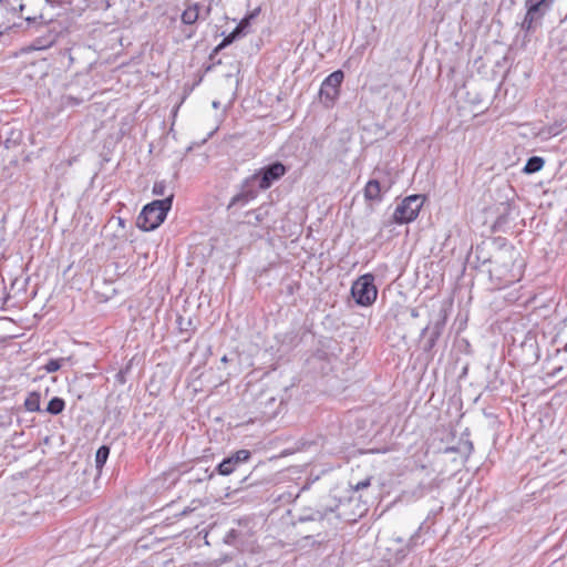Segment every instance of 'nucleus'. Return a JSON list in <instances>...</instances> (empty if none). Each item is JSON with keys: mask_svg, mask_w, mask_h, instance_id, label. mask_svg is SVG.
<instances>
[{"mask_svg": "<svg viewBox=\"0 0 567 567\" xmlns=\"http://www.w3.org/2000/svg\"><path fill=\"white\" fill-rule=\"evenodd\" d=\"M185 6L181 17L185 25H194L200 18L205 19L210 13V7L208 6L203 14L204 6L199 2L187 1Z\"/></svg>", "mask_w": 567, "mask_h": 567, "instance_id": "6e6552de", "label": "nucleus"}, {"mask_svg": "<svg viewBox=\"0 0 567 567\" xmlns=\"http://www.w3.org/2000/svg\"><path fill=\"white\" fill-rule=\"evenodd\" d=\"M24 7H25V3H21L20 4V10L23 11Z\"/></svg>", "mask_w": 567, "mask_h": 567, "instance_id": "2f4dec72", "label": "nucleus"}, {"mask_svg": "<svg viewBox=\"0 0 567 567\" xmlns=\"http://www.w3.org/2000/svg\"><path fill=\"white\" fill-rule=\"evenodd\" d=\"M268 394L269 392H259L258 404L260 405V411L264 415L267 417H274L279 413V409L282 405V399H280L279 403L274 406L277 399Z\"/></svg>", "mask_w": 567, "mask_h": 567, "instance_id": "1a4fd4ad", "label": "nucleus"}, {"mask_svg": "<svg viewBox=\"0 0 567 567\" xmlns=\"http://www.w3.org/2000/svg\"><path fill=\"white\" fill-rule=\"evenodd\" d=\"M251 21L245 16L240 22L238 23V25L234 29V31L231 33H229L221 42L220 44L216 48V50H220L227 45H229L230 43H233L237 38L241 37V35H245L247 33V29L249 28Z\"/></svg>", "mask_w": 567, "mask_h": 567, "instance_id": "f8f14e48", "label": "nucleus"}, {"mask_svg": "<svg viewBox=\"0 0 567 567\" xmlns=\"http://www.w3.org/2000/svg\"><path fill=\"white\" fill-rule=\"evenodd\" d=\"M370 484H371V480H370V477H368V478L360 481L357 484L352 485V488L354 491H361V489H364L368 486H370Z\"/></svg>", "mask_w": 567, "mask_h": 567, "instance_id": "5701e85b", "label": "nucleus"}, {"mask_svg": "<svg viewBox=\"0 0 567 567\" xmlns=\"http://www.w3.org/2000/svg\"><path fill=\"white\" fill-rule=\"evenodd\" d=\"M64 401L60 398H53L49 401L48 403V406H47V412H49L50 414H53V415H56L59 413H61L64 409Z\"/></svg>", "mask_w": 567, "mask_h": 567, "instance_id": "6ab92c4d", "label": "nucleus"}, {"mask_svg": "<svg viewBox=\"0 0 567 567\" xmlns=\"http://www.w3.org/2000/svg\"><path fill=\"white\" fill-rule=\"evenodd\" d=\"M25 20L31 21V20H34V18H31V17L27 16Z\"/></svg>", "mask_w": 567, "mask_h": 567, "instance_id": "473e14b6", "label": "nucleus"}, {"mask_svg": "<svg viewBox=\"0 0 567 567\" xmlns=\"http://www.w3.org/2000/svg\"><path fill=\"white\" fill-rule=\"evenodd\" d=\"M509 351L514 359L523 365L534 364L539 358L536 337L530 333L526 334L519 343L514 342Z\"/></svg>", "mask_w": 567, "mask_h": 567, "instance_id": "20e7f679", "label": "nucleus"}, {"mask_svg": "<svg viewBox=\"0 0 567 567\" xmlns=\"http://www.w3.org/2000/svg\"><path fill=\"white\" fill-rule=\"evenodd\" d=\"M50 380H51V381H55V380H56V377L51 375V377H50Z\"/></svg>", "mask_w": 567, "mask_h": 567, "instance_id": "f704fd0d", "label": "nucleus"}, {"mask_svg": "<svg viewBox=\"0 0 567 567\" xmlns=\"http://www.w3.org/2000/svg\"><path fill=\"white\" fill-rule=\"evenodd\" d=\"M513 254H514V251H513L512 249H511V250H505V251H503V254H502V257H501V258H502V259H506V255H508V259H509V260H512V258H513Z\"/></svg>", "mask_w": 567, "mask_h": 567, "instance_id": "bb28decb", "label": "nucleus"}, {"mask_svg": "<svg viewBox=\"0 0 567 567\" xmlns=\"http://www.w3.org/2000/svg\"><path fill=\"white\" fill-rule=\"evenodd\" d=\"M173 198L174 194L169 193L167 197L145 205L137 217V226L145 231L157 228L171 210Z\"/></svg>", "mask_w": 567, "mask_h": 567, "instance_id": "f03ea898", "label": "nucleus"}, {"mask_svg": "<svg viewBox=\"0 0 567 567\" xmlns=\"http://www.w3.org/2000/svg\"><path fill=\"white\" fill-rule=\"evenodd\" d=\"M237 466L238 464L230 455L229 457L225 458L221 463L218 464L217 472L223 476H227L230 475L236 470Z\"/></svg>", "mask_w": 567, "mask_h": 567, "instance_id": "4468645a", "label": "nucleus"}, {"mask_svg": "<svg viewBox=\"0 0 567 567\" xmlns=\"http://www.w3.org/2000/svg\"><path fill=\"white\" fill-rule=\"evenodd\" d=\"M247 215H252L254 220H248L247 223L251 226H257L260 221H262L265 217V213L261 208H258L256 210L249 212Z\"/></svg>", "mask_w": 567, "mask_h": 567, "instance_id": "4be33fe9", "label": "nucleus"}, {"mask_svg": "<svg viewBox=\"0 0 567 567\" xmlns=\"http://www.w3.org/2000/svg\"><path fill=\"white\" fill-rule=\"evenodd\" d=\"M79 103H80V100L76 97H73L71 95L63 96V104H65V105H78Z\"/></svg>", "mask_w": 567, "mask_h": 567, "instance_id": "393cba45", "label": "nucleus"}, {"mask_svg": "<svg viewBox=\"0 0 567 567\" xmlns=\"http://www.w3.org/2000/svg\"><path fill=\"white\" fill-rule=\"evenodd\" d=\"M351 295L354 301L362 306H371L378 296V289L374 285V277L371 274H365L359 277L351 287Z\"/></svg>", "mask_w": 567, "mask_h": 567, "instance_id": "7ed1b4c3", "label": "nucleus"}, {"mask_svg": "<svg viewBox=\"0 0 567 567\" xmlns=\"http://www.w3.org/2000/svg\"><path fill=\"white\" fill-rule=\"evenodd\" d=\"M343 79L344 74L341 70H337L329 74L321 83V99H323L328 103H333L340 94V86L343 82Z\"/></svg>", "mask_w": 567, "mask_h": 567, "instance_id": "0eeeda50", "label": "nucleus"}, {"mask_svg": "<svg viewBox=\"0 0 567 567\" xmlns=\"http://www.w3.org/2000/svg\"><path fill=\"white\" fill-rule=\"evenodd\" d=\"M260 11H261V8H260V7H258V8L254 9L251 12H249L246 17H247L250 21H252V20H255V19L259 16Z\"/></svg>", "mask_w": 567, "mask_h": 567, "instance_id": "a878e982", "label": "nucleus"}, {"mask_svg": "<svg viewBox=\"0 0 567 567\" xmlns=\"http://www.w3.org/2000/svg\"><path fill=\"white\" fill-rule=\"evenodd\" d=\"M250 452L248 450H239L235 452L231 457L239 465L240 463L247 462L250 458Z\"/></svg>", "mask_w": 567, "mask_h": 567, "instance_id": "412c9836", "label": "nucleus"}, {"mask_svg": "<svg viewBox=\"0 0 567 567\" xmlns=\"http://www.w3.org/2000/svg\"><path fill=\"white\" fill-rule=\"evenodd\" d=\"M505 210H506V213H509V210H511V205L506 204V206H505Z\"/></svg>", "mask_w": 567, "mask_h": 567, "instance_id": "7c9ffc66", "label": "nucleus"}, {"mask_svg": "<svg viewBox=\"0 0 567 567\" xmlns=\"http://www.w3.org/2000/svg\"><path fill=\"white\" fill-rule=\"evenodd\" d=\"M152 193L155 195V196H162V197H167L169 194H166L167 193V184L165 181H157L154 183L153 185V189H152Z\"/></svg>", "mask_w": 567, "mask_h": 567, "instance_id": "aec40b11", "label": "nucleus"}, {"mask_svg": "<svg viewBox=\"0 0 567 567\" xmlns=\"http://www.w3.org/2000/svg\"><path fill=\"white\" fill-rule=\"evenodd\" d=\"M70 358H49L45 362H43L39 367L40 378L44 379L45 374H53L61 370L62 368L69 365Z\"/></svg>", "mask_w": 567, "mask_h": 567, "instance_id": "9d476101", "label": "nucleus"}, {"mask_svg": "<svg viewBox=\"0 0 567 567\" xmlns=\"http://www.w3.org/2000/svg\"><path fill=\"white\" fill-rule=\"evenodd\" d=\"M545 164V161L539 156H533L530 157L527 163L525 164L524 172L526 174H533L543 168Z\"/></svg>", "mask_w": 567, "mask_h": 567, "instance_id": "2eb2a0df", "label": "nucleus"}, {"mask_svg": "<svg viewBox=\"0 0 567 567\" xmlns=\"http://www.w3.org/2000/svg\"><path fill=\"white\" fill-rule=\"evenodd\" d=\"M390 185H381L378 179H370L364 187V198L371 202H381L382 192H386Z\"/></svg>", "mask_w": 567, "mask_h": 567, "instance_id": "9b49d317", "label": "nucleus"}, {"mask_svg": "<svg viewBox=\"0 0 567 567\" xmlns=\"http://www.w3.org/2000/svg\"><path fill=\"white\" fill-rule=\"evenodd\" d=\"M494 264H495V267L493 268V270H494V271L499 272L501 275H504V272H503V271H501V270L498 269V267H497V266H498V262H497V261H495Z\"/></svg>", "mask_w": 567, "mask_h": 567, "instance_id": "c85d7f7f", "label": "nucleus"}, {"mask_svg": "<svg viewBox=\"0 0 567 567\" xmlns=\"http://www.w3.org/2000/svg\"><path fill=\"white\" fill-rule=\"evenodd\" d=\"M467 372V368H464L463 369V374H465Z\"/></svg>", "mask_w": 567, "mask_h": 567, "instance_id": "c9c22d12", "label": "nucleus"}, {"mask_svg": "<svg viewBox=\"0 0 567 567\" xmlns=\"http://www.w3.org/2000/svg\"><path fill=\"white\" fill-rule=\"evenodd\" d=\"M424 199L421 195H411L405 197L393 213V220L396 224H409L413 221L423 206Z\"/></svg>", "mask_w": 567, "mask_h": 567, "instance_id": "423d86ee", "label": "nucleus"}, {"mask_svg": "<svg viewBox=\"0 0 567 567\" xmlns=\"http://www.w3.org/2000/svg\"><path fill=\"white\" fill-rule=\"evenodd\" d=\"M286 172V166L280 162H275L256 171L243 182L240 193L231 198L228 209L236 205L245 206L257 197L258 192L255 188L256 185L259 189L266 190L271 187L275 182L279 181Z\"/></svg>", "mask_w": 567, "mask_h": 567, "instance_id": "f257e3e1", "label": "nucleus"}, {"mask_svg": "<svg viewBox=\"0 0 567 567\" xmlns=\"http://www.w3.org/2000/svg\"><path fill=\"white\" fill-rule=\"evenodd\" d=\"M188 512H189L188 509H184V511L182 512V515H186Z\"/></svg>", "mask_w": 567, "mask_h": 567, "instance_id": "72a5a7b5", "label": "nucleus"}, {"mask_svg": "<svg viewBox=\"0 0 567 567\" xmlns=\"http://www.w3.org/2000/svg\"><path fill=\"white\" fill-rule=\"evenodd\" d=\"M526 14L520 24L522 30L526 33L535 31L537 25L540 24L545 13L550 8L549 0H525Z\"/></svg>", "mask_w": 567, "mask_h": 567, "instance_id": "39448f33", "label": "nucleus"}, {"mask_svg": "<svg viewBox=\"0 0 567 567\" xmlns=\"http://www.w3.org/2000/svg\"><path fill=\"white\" fill-rule=\"evenodd\" d=\"M239 353L238 352H230L229 354H225L220 359V363L226 365L230 364V370L228 371V374L237 373L239 371Z\"/></svg>", "mask_w": 567, "mask_h": 567, "instance_id": "ddd939ff", "label": "nucleus"}, {"mask_svg": "<svg viewBox=\"0 0 567 567\" xmlns=\"http://www.w3.org/2000/svg\"><path fill=\"white\" fill-rule=\"evenodd\" d=\"M24 406L30 412L40 411V395L38 392H31L24 401Z\"/></svg>", "mask_w": 567, "mask_h": 567, "instance_id": "f3484780", "label": "nucleus"}, {"mask_svg": "<svg viewBox=\"0 0 567 567\" xmlns=\"http://www.w3.org/2000/svg\"><path fill=\"white\" fill-rule=\"evenodd\" d=\"M440 338V334L439 332H431V336L426 342V349H432L435 344V342L437 341V339Z\"/></svg>", "mask_w": 567, "mask_h": 567, "instance_id": "b1692460", "label": "nucleus"}, {"mask_svg": "<svg viewBox=\"0 0 567 567\" xmlns=\"http://www.w3.org/2000/svg\"><path fill=\"white\" fill-rule=\"evenodd\" d=\"M110 455V447L106 445H102L99 447L95 454V466L100 471L103 465L106 463L107 457Z\"/></svg>", "mask_w": 567, "mask_h": 567, "instance_id": "dca6fc26", "label": "nucleus"}, {"mask_svg": "<svg viewBox=\"0 0 567 567\" xmlns=\"http://www.w3.org/2000/svg\"><path fill=\"white\" fill-rule=\"evenodd\" d=\"M195 33V30H190L189 32L186 33V38L187 39H190Z\"/></svg>", "mask_w": 567, "mask_h": 567, "instance_id": "c756f323", "label": "nucleus"}, {"mask_svg": "<svg viewBox=\"0 0 567 567\" xmlns=\"http://www.w3.org/2000/svg\"><path fill=\"white\" fill-rule=\"evenodd\" d=\"M496 223H497L498 225H502V224H505V223H506V220H505L504 216H501V217H498V218H497V221H496Z\"/></svg>", "mask_w": 567, "mask_h": 567, "instance_id": "cd10ccee", "label": "nucleus"}, {"mask_svg": "<svg viewBox=\"0 0 567 567\" xmlns=\"http://www.w3.org/2000/svg\"><path fill=\"white\" fill-rule=\"evenodd\" d=\"M445 321H446V313L444 310H441L440 318L433 323L432 328H430V326L425 327L423 329L422 333L424 334L426 331L431 330V332H439V334L441 336L442 330L445 326Z\"/></svg>", "mask_w": 567, "mask_h": 567, "instance_id": "a211bd4d", "label": "nucleus"}]
</instances>
